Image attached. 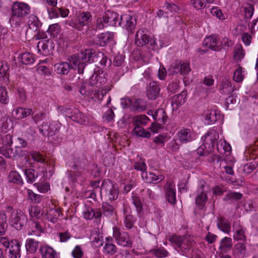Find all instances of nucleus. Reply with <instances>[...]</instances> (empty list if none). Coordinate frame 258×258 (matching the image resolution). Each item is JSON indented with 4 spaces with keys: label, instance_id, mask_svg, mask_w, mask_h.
I'll return each mask as SVG.
<instances>
[{
    "label": "nucleus",
    "instance_id": "obj_1",
    "mask_svg": "<svg viewBox=\"0 0 258 258\" xmlns=\"http://www.w3.org/2000/svg\"><path fill=\"white\" fill-rule=\"evenodd\" d=\"M75 66H77L79 74L88 73V65L87 62H94L98 67H109L111 61L107 56L100 51L95 52L93 49H86L79 55H74L70 60Z\"/></svg>",
    "mask_w": 258,
    "mask_h": 258
},
{
    "label": "nucleus",
    "instance_id": "obj_2",
    "mask_svg": "<svg viewBox=\"0 0 258 258\" xmlns=\"http://www.w3.org/2000/svg\"><path fill=\"white\" fill-rule=\"evenodd\" d=\"M11 16L9 22L12 26L20 27L24 23V18L30 13V7L26 3L14 2L11 6Z\"/></svg>",
    "mask_w": 258,
    "mask_h": 258
},
{
    "label": "nucleus",
    "instance_id": "obj_3",
    "mask_svg": "<svg viewBox=\"0 0 258 258\" xmlns=\"http://www.w3.org/2000/svg\"><path fill=\"white\" fill-rule=\"evenodd\" d=\"M219 138V134L216 130H209L202 137V140L203 143L197 149V154L200 156H208L213 151L214 146Z\"/></svg>",
    "mask_w": 258,
    "mask_h": 258
},
{
    "label": "nucleus",
    "instance_id": "obj_4",
    "mask_svg": "<svg viewBox=\"0 0 258 258\" xmlns=\"http://www.w3.org/2000/svg\"><path fill=\"white\" fill-rule=\"evenodd\" d=\"M119 190L117 184L111 180L104 179L102 183L100 195L106 202H111L116 200L118 196Z\"/></svg>",
    "mask_w": 258,
    "mask_h": 258
},
{
    "label": "nucleus",
    "instance_id": "obj_5",
    "mask_svg": "<svg viewBox=\"0 0 258 258\" xmlns=\"http://www.w3.org/2000/svg\"><path fill=\"white\" fill-rule=\"evenodd\" d=\"M78 82H76L74 80L73 84L76 86L80 87V93L81 95L86 97H90L93 99L101 100L103 97L102 93H100L98 89L92 85L90 83L87 84L84 82L83 79L78 78Z\"/></svg>",
    "mask_w": 258,
    "mask_h": 258
},
{
    "label": "nucleus",
    "instance_id": "obj_6",
    "mask_svg": "<svg viewBox=\"0 0 258 258\" xmlns=\"http://www.w3.org/2000/svg\"><path fill=\"white\" fill-rule=\"evenodd\" d=\"M135 44L138 47L147 45L149 49L154 50L155 46V41L153 37L146 29H140L136 33Z\"/></svg>",
    "mask_w": 258,
    "mask_h": 258
},
{
    "label": "nucleus",
    "instance_id": "obj_7",
    "mask_svg": "<svg viewBox=\"0 0 258 258\" xmlns=\"http://www.w3.org/2000/svg\"><path fill=\"white\" fill-rule=\"evenodd\" d=\"M61 111L66 117L74 121L83 125H87L89 122L88 117L77 108H65Z\"/></svg>",
    "mask_w": 258,
    "mask_h": 258
},
{
    "label": "nucleus",
    "instance_id": "obj_8",
    "mask_svg": "<svg viewBox=\"0 0 258 258\" xmlns=\"http://www.w3.org/2000/svg\"><path fill=\"white\" fill-rule=\"evenodd\" d=\"M27 222V216L20 210L17 209L16 212L11 216L10 224L18 230H20L26 224Z\"/></svg>",
    "mask_w": 258,
    "mask_h": 258
},
{
    "label": "nucleus",
    "instance_id": "obj_9",
    "mask_svg": "<svg viewBox=\"0 0 258 258\" xmlns=\"http://www.w3.org/2000/svg\"><path fill=\"white\" fill-rule=\"evenodd\" d=\"M113 238L115 239L117 244L123 247H131L133 240L127 232H121L119 229L115 227L113 228Z\"/></svg>",
    "mask_w": 258,
    "mask_h": 258
},
{
    "label": "nucleus",
    "instance_id": "obj_10",
    "mask_svg": "<svg viewBox=\"0 0 258 258\" xmlns=\"http://www.w3.org/2000/svg\"><path fill=\"white\" fill-rule=\"evenodd\" d=\"M59 123L56 122H52L49 124L47 122H43L39 126V132L44 136H53L59 130Z\"/></svg>",
    "mask_w": 258,
    "mask_h": 258
},
{
    "label": "nucleus",
    "instance_id": "obj_11",
    "mask_svg": "<svg viewBox=\"0 0 258 258\" xmlns=\"http://www.w3.org/2000/svg\"><path fill=\"white\" fill-rule=\"evenodd\" d=\"M92 20V15L88 12L80 13L78 17L77 20L71 22V25L76 29L81 30L82 28L87 25Z\"/></svg>",
    "mask_w": 258,
    "mask_h": 258
},
{
    "label": "nucleus",
    "instance_id": "obj_12",
    "mask_svg": "<svg viewBox=\"0 0 258 258\" xmlns=\"http://www.w3.org/2000/svg\"><path fill=\"white\" fill-rule=\"evenodd\" d=\"M195 242L193 239L189 236L183 237L180 244L179 246L177 251L182 255L188 256L190 251L192 249Z\"/></svg>",
    "mask_w": 258,
    "mask_h": 258
},
{
    "label": "nucleus",
    "instance_id": "obj_13",
    "mask_svg": "<svg viewBox=\"0 0 258 258\" xmlns=\"http://www.w3.org/2000/svg\"><path fill=\"white\" fill-rule=\"evenodd\" d=\"M136 19L134 16L124 15L120 16L119 26L133 33L136 25Z\"/></svg>",
    "mask_w": 258,
    "mask_h": 258
},
{
    "label": "nucleus",
    "instance_id": "obj_14",
    "mask_svg": "<svg viewBox=\"0 0 258 258\" xmlns=\"http://www.w3.org/2000/svg\"><path fill=\"white\" fill-rule=\"evenodd\" d=\"M106 81L105 74L100 71H95L89 79L90 84L97 89L104 84Z\"/></svg>",
    "mask_w": 258,
    "mask_h": 258
},
{
    "label": "nucleus",
    "instance_id": "obj_15",
    "mask_svg": "<svg viewBox=\"0 0 258 258\" xmlns=\"http://www.w3.org/2000/svg\"><path fill=\"white\" fill-rule=\"evenodd\" d=\"M219 39L215 35H211L207 37L203 42V45L208 47L210 49L215 51H220L222 50V46L219 45Z\"/></svg>",
    "mask_w": 258,
    "mask_h": 258
},
{
    "label": "nucleus",
    "instance_id": "obj_16",
    "mask_svg": "<svg viewBox=\"0 0 258 258\" xmlns=\"http://www.w3.org/2000/svg\"><path fill=\"white\" fill-rule=\"evenodd\" d=\"M165 197L168 202L173 205L176 203V194L175 184L170 181H167L164 187Z\"/></svg>",
    "mask_w": 258,
    "mask_h": 258
},
{
    "label": "nucleus",
    "instance_id": "obj_17",
    "mask_svg": "<svg viewBox=\"0 0 258 258\" xmlns=\"http://www.w3.org/2000/svg\"><path fill=\"white\" fill-rule=\"evenodd\" d=\"M104 22L109 26H116L119 25L120 17L116 12L107 11L104 15Z\"/></svg>",
    "mask_w": 258,
    "mask_h": 258
},
{
    "label": "nucleus",
    "instance_id": "obj_18",
    "mask_svg": "<svg viewBox=\"0 0 258 258\" xmlns=\"http://www.w3.org/2000/svg\"><path fill=\"white\" fill-rule=\"evenodd\" d=\"M72 56H73L69 59V61L71 60ZM70 63L71 64L67 62H61L60 63H57L55 64L54 66V71L59 75H67L70 70L74 68L72 64H73L74 67H77V66H75L72 62L70 61Z\"/></svg>",
    "mask_w": 258,
    "mask_h": 258
},
{
    "label": "nucleus",
    "instance_id": "obj_19",
    "mask_svg": "<svg viewBox=\"0 0 258 258\" xmlns=\"http://www.w3.org/2000/svg\"><path fill=\"white\" fill-rule=\"evenodd\" d=\"M178 139L183 144L194 141L196 137L194 132L188 128L181 130L178 134Z\"/></svg>",
    "mask_w": 258,
    "mask_h": 258
},
{
    "label": "nucleus",
    "instance_id": "obj_20",
    "mask_svg": "<svg viewBox=\"0 0 258 258\" xmlns=\"http://www.w3.org/2000/svg\"><path fill=\"white\" fill-rule=\"evenodd\" d=\"M160 88L156 82H151L148 86L147 96L150 100H155L159 96Z\"/></svg>",
    "mask_w": 258,
    "mask_h": 258
},
{
    "label": "nucleus",
    "instance_id": "obj_21",
    "mask_svg": "<svg viewBox=\"0 0 258 258\" xmlns=\"http://www.w3.org/2000/svg\"><path fill=\"white\" fill-rule=\"evenodd\" d=\"M34 112L32 109L18 107L14 109L12 115L18 119H22L28 116L33 115Z\"/></svg>",
    "mask_w": 258,
    "mask_h": 258
},
{
    "label": "nucleus",
    "instance_id": "obj_22",
    "mask_svg": "<svg viewBox=\"0 0 258 258\" xmlns=\"http://www.w3.org/2000/svg\"><path fill=\"white\" fill-rule=\"evenodd\" d=\"M147 108V103L146 101L141 99L133 100L131 111L138 113L146 110Z\"/></svg>",
    "mask_w": 258,
    "mask_h": 258
},
{
    "label": "nucleus",
    "instance_id": "obj_23",
    "mask_svg": "<svg viewBox=\"0 0 258 258\" xmlns=\"http://www.w3.org/2000/svg\"><path fill=\"white\" fill-rule=\"evenodd\" d=\"M102 213L99 209L96 210L92 207H87L83 212L84 217L86 220H91L93 218L99 219L102 216Z\"/></svg>",
    "mask_w": 258,
    "mask_h": 258
},
{
    "label": "nucleus",
    "instance_id": "obj_24",
    "mask_svg": "<svg viewBox=\"0 0 258 258\" xmlns=\"http://www.w3.org/2000/svg\"><path fill=\"white\" fill-rule=\"evenodd\" d=\"M219 91L221 94L225 95H230L234 91L233 87H232L231 82L227 78H224L222 79Z\"/></svg>",
    "mask_w": 258,
    "mask_h": 258
},
{
    "label": "nucleus",
    "instance_id": "obj_25",
    "mask_svg": "<svg viewBox=\"0 0 258 258\" xmlns=\"http://www.w3.org/2000/svg\"><path fill=\"white\" fill-rule=\"evenodd\" d=\"M42 258H57V253L56 251L51 247L45 245L40 246L39 248Z\"/></svg>",
    "mask_w": 258,
    "mask_h": 258
},
{
    "label": "nucleus",
    "instance_id": "obj_26",
    "mask_svg": "<svg viewBox=\"0 0 258 258\" xmlns=\"http://www.w3.org/2000/svg\"><path fill=\"white\" fill-rule=\"evenodd\" d=\"M153 118L157 122V126H160V124H164L167 120L168 117L165 111L163 108H159L156 110L152 114Z\"/></svg>",
    "mask_w": 258,
    "mask_h": 258
},
{
    "label": "nucleus",
    "instance_id": "obj_27",
    "mask_svg": "<svg viewBox=\"0 0 258 258\" xmlns=\"http://www.w3.org/2000/svg\"><path fill=\"white\" fill-rule=\"evenodd\" d=\"M9 258H20L21 244L19 241H15L12 243V246L9 248Z\"/></svg>",
    "mask_w": 258,
    "mask_h": 258
},
{
    "label": "nucleus",
    "instance_id": "obj_28",
    "mask_svg": "<svg viewBox=\"0 0 258 258\" xmlns=\"http://www.w3.org/2000/svg\"><path fill=\"white\" fill-rule=\"evenodd\" d=\"M9 66L6 61H0V79L7 83L9 80Z\"/></svg>",
    "mask_w": 258,
    "mask_h": 258
},
{
    "label": "nucleus",
    "instance_id": "obj_29",
    "mask_svg": "<svg viewBox=\"0 0 258 258\" xmlns=\"http://www.w3.org/2000/svg\"><path fill=\"white\" fill-rule=\"evenodd\" d=\"M206 123L208 124H212L215 123L219 117V114L215 110H207L205 111L203 114Z\"/></svg>",
    "mask_w": 258,
    "mask_h": 258
},
{
    "label": "nucleus",
    "instance_id": "obj_30",
    "mask_svg": "<svg viewBox=\"0 0 258 258\" xmlns=\"http://www.w3.org/2000/svg\"><path fill=\"white\" fill-rule=\"evenodd\" d=\"M98 44L104 47L106 46L109 42L113 41V34L111 33H103L100 34L98 36Z\"/></svg>",
    "mask_w": 258,
    "mask_h": 258
},
{
    "label": "nucleus",
    "instance_id": "obj_31",
    "mask_svg": "<svg viewBox=\"0 0 258 258\" xmlns=\"http://www.w3.org/2000/svg\"><path fill=\"white\" fill-rule=\"evenodd\" d=\"M246 251V248L245 244L242 242H238L235 245L233 253L235 256L242 258L244 256Z\"/></svg>",
    "mask_w": 258,
    "mask_h": 258
},
{
    "label": "nucleus",
    "instance_id": "obj_32",
    "mask_svg": "<svg viewBox=\"0 0 258 258\" xmlns=\"http://www.w3.org/2000/svg\"><path fill=\"white\" fill-rule=\"evenodd\" d=\"M60 216V211L58 209L51 208L45 214V218L52 223L57 222L58 218Z\"/></svg>",
    "mask_w": 258,
    "mask_h": 258
},
{
    "label": "nucleus",
    "instance_id": "obj_33",
    "mask_svg": "<svg viewBox=\"0 0 258 258\" xmlns=\"http://www.w3.org/2000/svg\"><path fill=\"white\" fill-rule=\"evenodd\" d=\"M8 179L9 182L16 184L22 185L24 183L20 174L16 171H11L9 173Z\"/></svg>",
    "mask_w": 258,
    "mask_h": 258
},
{
    "label": "nucleus",
    "instance_id": "obj_34",
    "mask_svg": "<svg viewBox=\"0 0 258 258\" xmlns=\"http://www.w3.org/2000/svg\"><path fill=\"white\" fill-rule=\"evenodd\" d=\"M217 226L223 232L229 233L231 229V224L228 220L220 217L218 220Z\"/></svg>",
    "mask_w": 258,
    "mask_h": 258
},
{
    "label": "nucleus",
    "instance_id": "obj_35",
    "mask_svg": "<svg viewBox=\"0 0 258 258\" xmlns=\"http://www.w3.org/2000/svg\"><path fill=\"white\" fill-rule=\"evenodd\" d=\"M39 242L32 238H29L26 240L25 247L26 250L30 253H35L39 246Z\"/></svg>",
    "mask_w": 258,
    "mask_h": 258
},
{
    "label": "nucleus",
    "instance_id": "obj_36",
    "mask_svg": "<svg viewBox=\"0 0 258 258\" xmlns=\"http://www.w3.org/2000/svg\"><path fill=\"white\" fill-rule=\"evenodd\" d=\"M187 96V91L183 90L180 94L175 95L172 101V104H176V106H179L183 104L186 100Z\"/></svg>",
    "mask_w": 258,
    "mask_h": 258
},
{
    "label": "nucleus",
    "instance_id": "obj_37",
    "mask_svg": "<svg viewBox=\"0 0 258 258\" xmlns=\"http://www.w3.org/2000/svg\"><path fill=\"white\" fill-rule=\"evenodd\" d=\"M108 202L103 203L102 205V209L103 214L107 217L112 216L115 213V209L112 205L109 204Z\"/></svg>",
    "mask_w": 258,
    "mask_h": 258
},
{
    "label": "nucleus",
    "instance_id": "obj_38",
    "mask_svg": "<svg viewBox=\"0 0 258 258\" xmlns=\"http://www.w3.org/2000/svg\"><path fill=\"white\" fill-rule=\"evenodd\" d=\"M24 173L27 182L30 183L34 182L39 176L38 172L32 168L25 169Z\"/></svg>",
    "mask_w": 258,
    "mask_h": 258
},
{
    "label": "nucleus",
    "instance_id": "obj_39",
    "mask_svg": "<svg viewBox=\"0 0 258 258\" xmlns=\"http://www.w3.org/2000/svg\"><path fill=\"white\" fill-rule=\"evenodd\" d=\"M149 120L148 117L145 115H140L135 116L133 119V123L135 126H141L145 125Z\"/></svg>",
    "mask_w": 258,
    "mask_h": 258
},
{
    "label": "nucleus",
    "instance_id": "obj_40",
    "mask_svg": "<svg viewBox=\"0 0 258 258\" xmlns=\"http://www.w3.org/2000/svg\"><path fill=\"white\" fill-rule=\"evenodd\" d=\"M21 61L24 64H31L35 61V58L33 54L29 52H25L22 54Z\"/></svg>",
    "mask_w": 258,
    "mask_h": 258
},
{
    "label": "nucleus",
    "instance_id": "obj_41",
    "mask_svg": "<svg viewBox=\"0 0 258 258\" xmlns=\"http://www.w3.org/2000/svg\"><path fill=\"white\" fill-rule=\"evenodd\" d=\"M242 197V195L240 192H230L226 195L224 198V200L230 203L241 199Z\"/></svg>",
    "mask_w": 258,
    "mask_h": 258
},
{
    "label": "nucleus",
    "instance_id": "obj_42",
    "mask_svg": "<svg viewBox=\"0 0 258 258\" xmlns=\"http://www.w3.org/2000/svg\"><path fill=\"white\" fill-rule=\"evenodd\" d=\"M103 251L106 254L113 255L116 252L117 247L112 243H105Z\"/></svg>",
    "mask_w": 258,
    "mask_h": 258
},
{
    "label": "nucleus",
    "instance_id": "obj_43",
    "mask_svg": "<svg viewBox=\"0 0 258 258\" xmlns=\"http://www.w3.org/2000/svg\"><path fill=\"white\" fill-rule=\"evenodd\" d=\"M232 245V239L230 237H225L221 240L219 249L221 250L225 251L227 249H230Z\"/></svg>",
    "mask_w": 258,
    "mask_h": 258
},
{
    "label": "nucleus",
    "instance_id": "obj_44",
    "mask_svg": "<svg viewBox=\"0 0 258 258\" xmlns=\"http://www.w3.org/2000/svg\"><path fill=\"white\" fill-rule=\"evenodd\" d=\"M32 230L31 231H29L28 235H36V236H39L41 235V233L43 231L42 228L38 221H33L31 224Z\"/></svg>",
    "mask_w": 258,
    "mask_h": 258
},
{
    "label": "nucleus",
    "instance_id": "obj_45",
    "mask_svg": "<svg viewBox=\"0 0 258 258\" xmlns=\"http://www.w3.org/2000/svg\"><path fill=\"white\" fill-rule=\"evenodd\" d=\"M134 132L138 137L147 138H149L151 137V133L149 132H146L142 126H135Z\"/></svg>",
    "mask_w": 258,
    "mask_h": 258
},
{
    "label": "nucleus",
    "instance_id": "obj_46",
    "mask_svg": "<svg viewBox=\"0 0 258 258\" xmlns=\"http://www.w3.org/2000/svg\"><path fill=\"white\" fill-rule=\"evenodd\" d=\"M207 199V195L198 194L196 199V203L199 209H202L204 208Z\"/></svg>",
    "mask_w": 258,
    "mask_h": 258
},
{
    "label": "nucleus",
    "instance_id": "obj_47",
    "mask_svg": "<svg viewBox=\"0 0 258 258\" xmlns=\"http://www.w3.org/2000/svg\"><path fill=\"white\" fill-rule=\"evenodd\" d=\"M39 52L44 55H47L49 52L48 44L45 41H40L37 44Z\"/></svg>",
    "mask_w": 258,
    "mask_h": 258
},
{
    "label": "nucleus",
    "instance_id": "obj_48",
    "mask_svg": "<svg viewBox=\"0 0 258 258\" xmlns=\"http://www.w3.org/2000/svg\"><path fill=\"white\" fill-rule=\"evenodd\" d=\"M30 20L29 23V28L34 31L37 30L38 28L41 25L38 18L35 16H31L30 18Z\"/></svg>",
    "mask_w": 258,
    "mask_h": 258
},
{
    "label": "nucleus",
    "instance_id": "obj_49",
    "mask_svg": "<svg viewBox=\"0 0 258 258\" xmlns=\"http://www.w3.org/2000/svg\"><path fill=\"white\" fill-rule=\"evenodd\" d=\"M184 236H177L173 235L169 236V241L175 246V248L177 250Z\"/></svg>",
    "mask_w": 258,
    "mask_h": 258
},
{
    "label": "nucleus",
    "instance_id": "obj_50",
    "mask_svg": "<svg viewBox=\"0 0 258 258\" xmlns=\"http://www.w3.org/2000/svg\"><path fill=\"white\" fill-rule=\"evenodd\" d=\"M90 239L92 242L96 243H99L100 242V245L103 244V236L101 234H98L97 230L96 229H94L91 233Z\"/></svg>",
    "mask_w": 258,
    "mask_h": 258
},
{
    "label": "nucleus",
    "instance_id": "obj_51",
    "mask_svg": "<svg viewBox=\"0 0 258 258\" xmlns=\"http://www.w3.org/2000/svg\"><path fill=\"white\" fill-rule=\"evenodd\" d=\"M181 69L180 61H176L174 63H172L170 67L168 69V71L170 75L174 74H180Z\"/></svg>",
    "mask_w": 258,
    "mask_h": 258
},
{
    "label": "nucleus",
    "instance_id": "obj_52",
    "mask_svg": "<svg viewBox=\"0 0 258 258\" xmlns=\"http://www.w3.org/2000/svg\"><path fill=\"white\" fill-rule=\"evenodd\" d=\"M31 217L39 218L40 217V209L38 206H31L28 208Z\"/></svg>",
    "mask_w": 258,
    "mask_h": 258
},
{
    "label": "nucleus",
    "instance_id": "obj_53",
    "mask_svg": "<svg viewBox=\"0 0 258 258\" xmlns=\"http://www.w3.org/2000/svg\"><path fill=\"white\" fill-rule=\"evenodd\" d=\"M156 175L152 172L148 173L147 171L142 173V177L147 183H152L155 181Z\"/></svg>",
    "mask_w": 258,
    "mask_h": 258
},
{
    "label": "nucleus",
    "instance_id": "obj_54",
    "mask_svg": "<svg viewBox=\"0 0 258 258\" xmlns=\"http://www.w3.org/2000/svg\"><path fill=\"white\" fill-rule=\"evenodd\" d=\"M27 198L30 200L32 202L35 203H39L41 201V197L34 193L32 190L27 189Z\"/></svg>",
    "mask_w": 258,
    "mask_h": 258
},
{
    "label": "nucleus",
    "instance_id": "obj_55",
    "mask_svg": "<svg viewBox=\"0 0 258 258\" xmlns=\"http://www.w3.org/2000/svg\"><path fill=\"white\" fill-rule=\"evenodd\" d=\"M0 101L4 104L9 103V98L6 88L0 87Z\"/></svg>",
    "mask_w": 258,
    "mask_h": 258
},
{
    "label": "nucleus",
    "instance_id": "obj_56",
    "mask_svg": "<svg viewBox=\"0 0 258 258\" xmlns=\"http://www.w3.org/2000/svg\"><path fill=\"white\" fill-rule=\"evenodd\" d=\"M209 187L207 183L204 180H201L199 182L197 192L199 194L207 195Z\"/></svg>",
    "mask_w": 258,
    "mask_h": 258
},
{
    "label": "nucleus",
    "instance_id": "obj_57",
    "mask_svg": "<svg viewBox=\"0 0 258 258\" xmlns=\"http://www.w3.org/2000/svg\"><path fill=\"white\" fill-rule=\"evenodd\" d=\"M233 238L235 240H245L246 236L244 229L241 227L236 229L235 234L233 236Z\"/></svg>",
    "mask_w": 258,
    "mask_h": 258
},
{
    "label": "nucleus",
    "instance_id": "obj_58",
    "mask_svg": "<svg viewBox=\"0 0 258 258\" xmlns=\"http://www.w3.org/2000/svg\"><path fill=\"white\" fill-rule=\"evenodd\" d=\"M242 8H243L244 11L245 18L250 19L252 17L254 12L253 6L247 3L246 4L245 6L242 7Z\"/></svg>",
    "mask_w": 258,
    "mask_h": 258
},
{
    "label": "nucleus",
    "instance_id": "obj_59",
    "mask_svg": "<svg viewBox=\"0 0 258 258\" xmlns=\"http://www.w3.org/2000/svg\"><path fill=\"white\" fill-rule=\"evenodd\" d=\"M210 12L211 14L220 20H224L225 17L222 12V11L217 7H213L210 9Z\"/></svg>",
    "mask_w": 258,
    "mask_h": 258
},
{
    "label": "nucleus",
    "instance_id": "obj_60",
    "mask_svg": "<svg viewBox=\"0 0 258 258\" xmlns=\"http://www.w3.org/2000/svg\"><path fill=\"white\" fill-rule=\"evenodd\" d=\"M0 154L7 158H12L15 157L13 150L11 148H6L5 147L0 148Z\"/></svg>",
    "mask_w": 258,
    "mask_h": 258
},
{
    "label": "nucleus",
    "instance_id": "obj_61",
    "mask_svg": "<svg viewBox=\"0 0 258 258\" xmlns=\"http://www.w3.org/2000/svg\"><path fill=\"white\" fill-rule=\"evenodd\" d=\"M163 8L167 10L165 13H174L177 12L179 8L176 5L173 3H165Z\"/></svg>",
    "mask_w": 258,
    "mask_h": 258
},
{
    "label": "nucleus",
    "instance_id": "obj_62",
    "mask_svg": "<svg viewBox=\"0 0 258 258\" xmlns=\"http://www.w3.org/2000/svg\"><path fill=\"white\" fill-rule=\"evenodd\" d=\"M135 219L134 216L131 214L126 215L124 224L125 226L128 229H131L133 227L134 224Z\"/></svg>",
    "mask_w": 258,
    "mask_h": 258
},
{
    "label": "nucleus",
    "instance_id": "obj_63",
    "mask_svg": "<svg viewBox=\"0 0 258 258\" xmlns=\"http://www.w3.org/2000/svg\"><path fill=\"white\" fill-rule=\"evenodd\" d=\"M233 78L237 83L240 82L243 80V76L241 67H239L235 70L233 74Z\"/></svg>",
    "mask_w": 258,
    "mask_h": 258
},
{
    "label": "nucleus",
    "instance_id": "obj_64",
    "mask_svg": "<svg viewBox=\"0 0 258 258\" xmlns=\"http://www.w3.org/2000/svg\"><path fill=\"white\" fill-rule=\"evenodd\" d=\"M124 60V56L122 54L118 53L115 55L112 64L116 67H120L123 63Z\"/></svg>",
    "mask_w": 258,
    "mask_h": 258
}]
</instances>
